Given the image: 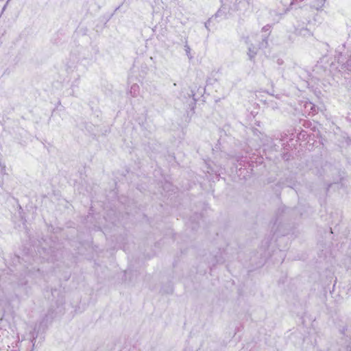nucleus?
<instances>
[{"label": "nucleus", "mask_w": 351, "mask_h": 351, "mask_svg": "<svg viewBox=\"0 0 351 351\" xmlns=\"http://www.w3.org/2000/svg\"><path fill=\"white\" fill-rule=\"evenodd\" d=\"M208 23H209V21L206 22V23H205V24H204V25H205V27H206L207 29H208Z\"/></svg>", "instance_id": "obj_8"}, {"label": "nucleus", "mask_w": 351, "mask_h": 351, "mask_svg": "<svg viewBox=\"0 0 351 351\" xmlns=\"http://www.w3.org/2000/svg\"><path fill=\"white\" fill-rule=\"evenodd\" d=\"M184 50L187 57L189 58V59L191 60L192 58V56L191 55V48L187 44L184 45Z\"/></svg>", "instance_id": "obj_4"}, {"label": "nucleus", "mask_w": 351, "mask_h": 351, "mask_svg": "<svg viewBox=\"0 0 351 351\" xmlns=\"http://www.w3.org/2000/svg\"><path fill=\"white\" fill-rule=\"evenodd\" d=\"M295 34L302 36L304 37H308L312 35L311 31L306 27H295Z\"/></svg>", "instance_id": "obj_3"}, {"label": "nucleus", "mask_w": 351, "mask_h": 351, "mask_svg": "<svg viewBox=\"0 0 351 351\" xmlns=\"http://www.w3.org/2000/svg\"><path fill=\"white\" fill-rule=\"evenodd\" d=\"M138 88V86L137 84H134L131 86V92L134 90V92Z\"/></svg>", "instance_id": "obj_6"}, {"label": "nucleus", "mask_w": 351, "mask_h": 351, "mask_svg": "<svg viewBox=\"0 0 351 351\" xmlns=\"http://www.w3.org/2000/svg\"><path fill=\"white\" fill-rule=\"evenodd\" d=\"M269 14L271 16L275 15L277 17V19H274V21L280 19V15L275 10H270Z\"/></svg>", "instance_id": "obj_5"}, {"label": "nucleus", "mask_w": 351, "mask_h": 351, "mask_svg": "<svg viewBox=\"0 0 351 351\" xmlns=\"http://www.w3.org/2000/svg\"><path fill=\"white\" fill-rule=\"evenodd\" d=\"M217 263H222V262H223V261L220 259V260H217Z\"/></svg>", "instance_id": "obj_11"}, {"label": "nucleus", "mask_w": 351, "mask_h": 351, "mask_svg": "<svg viewBox=\"0 0 351 351\" xmlns=\"http://www.w3.org/2000/svg\"><path fill=\"white\" fill-rule=\"evenodd\" d=\"M346 64H347V66H350V65H351V60H348V61L346 62Z\"/></svg>", "instance_id": "obj_7"}, {"label": "nucleus", "mask_w": 351, "mask_h": 351, "mask_svg": "<svg viewBox=\"0 0 351 351\" xmlns=\"http://www.w3.org/2000/svg\"><path fill=\"white\" fill-rule=\"evenodd\" d=\"M219 13H220V10L217 12V13L216 14V16H218L219 15Z\"/></svg>", "instance_id": "obj_10"}, {"label": "nucleus", "mask_w": 351, "mask_h": 351, "mask_svg": "<svg viewBox=\"0 0 351 351\" xmlns=\"http://www.w3.org/2000/svg\"><path fill=\"white\" fill-rule=\"evenodd\" d=\"M271 26L267 25L262 28L264 33L262 35H250L245 38V43L247 47V56L252 60L257 54L258 49H264L268 47V36L270 34Z\"/></svg>", "instance_id": "obj_1"}, {"label": "nucleus", "mask_w": 351, "mask_h": 351, "mask_svg": "<svg viewBox=\"0 0 351 351\" xmlns=\"http://www.w3.org/2000/svg\"><path fill=\"white\" fill-rule=\"evenodd\" d=\"M230 10L245 16L251 12L252 0H230Z\"/></svg>", "instance_id": "obj_2"}, {"label": "nucleus", "mask_w": 351, "mask_h": 351, "mask_svg": "<svg viewBox=\"0 0 351 351\" xmlns=\"http://www.w3.org/2000/svg\"><path fill=\"white\" fill-rule=\"evenodd\" d=\"M348 351H351V350L350 349V350H348Z\"/></svg>", "instance_id": "obj_12"}, {"label": "nucleus", "mask_w": 351, "mask_h": 351, "mask_svg": "<svg viewBox=\"0 0 351 351\" xmlns=\"http://www.w3.org/2000/svg\"><path fill=\"white\" fill-rule=\"evenodd\" d=\"M32 337H33V339H32V343H33V346H34V345H35V343H34V341H35V337H34V335H32Z\"/></svg>", "instance_id": "obj_9"}]
</instances>
